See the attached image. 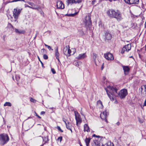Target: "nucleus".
Instances as JSON below:
<instances>
[{"label":"nucleus","instance_id":"nucleus-56","mask_svg":"<svg viewBox=\"0 0 146 146\" xmlns=\"http://www.w3.org/2000/svg\"><path fill=\"white\" fill-rule=\"evenodd\" d=\"M74 64L76 66H77V65H78V62H76L75 63H74Z\"/></svg>","mask_w":146,"mask_h":146},{"label":"nucleus","instance_id":"nucleus-41","mask_svg":"<svg viewBox=\"0 0 146 146\" xmlns=\"http://www.w3.org/2000/svg\"><path fill=\"white\" fill-rule=\"evenodd\" d=\"M34 112L35 114V116H37L38 118L40 119L41 118V117L39 116L35 111Z\"/></svg>","mask_w":146,"mask_h":146},{"label":"nucleus","instance_id":"nucleus-19","mask_svg":"<svg viewBox=\"0 0 146 146\" xmlns=\"http://www.w3.org/2000/svg\"><path fill=\"white\" fill-rule=\"evenodd\" d=\"M84 131H87V132H90V128L87 124H85L84 125Z\"/></svg>","mask_w":146,"mask_h":146},{"label":"nucleus","instance_id":"nucleus-5","mask_svg":"<svg viewBox=\"0 0 146 146\" xmlns=\"http://www.w3.org/2000/svg\"><path fill=\"white\" fill-rule=\"evenodd\" d=\"M127 94V90L124 89L121 90L118 93V96H119L121 99H123L125 98Z\"/></svg>","mask_w":146,"mask_h":146},{"label":"nucleus","instance_id":"nucleus-50","mask_svg":"<svg viewBox=\"0 0 146 146\" xmlns=\"http://www.w3.org/2000/svg\"><path fill=\"white\" fill-rule=\"evenodd\" d=\"M63 121L65 123V125L67 123L66 121V119H65L63 118Z\"/></svg>","mask_w":146,"mask_h":146},{"label":"nucleus","instance_id":"nucleus-31","mask_svg":"<svg viewBox=\"0 0 146 146\" xmlns=\"http://www.w3.org/2000/svg\"><path fill=\"white\" fill-rule=\"evenodd\" d=\"M68 3H71L73 4L75 3H76L75 0H68Z\"/></svg>","mask_w":146,"mask_h":146},{"label":"nucleus","instance_id":"nucleus-60","mask_svg":"<svg viewBox=\"0 0 146 146\" xmlns=\"http://www.w3.org/2000/svg\"><path fill=\"white\" fill-rule=\"evenodd\" d=\"M53 108H53V107H52V108H49V109H51V110H52V109Z\"/></svg>","mask_w":146,"mask_h":146},{"label":"nucleus","instance_id":"nucleus-42","mask_svg":"<svg viewBox=\"0 0 146 146\" xmlns=\"http://www.w3.org/2000/svg\"><path fill=\"white\" fill-rule=\"evenodd\" d=\"M51 71L53 73V74H55L56 73L55 71L54 68H51Z\"/></svg>","mask_w":146,"mask_h":146},{"label":"nucleus","instance_id":"nucleus-13","mask_svg":"<svg viewBox=\"0 0 146 146\" xmlns=\"http://www.w3.org/2000/svg\"><path fill=\"white\" fill-rule=\"evenodd\" d=\"M107 116V112L105 111H103L100 114V117L101 118L104 120H105L106 121L107 120L106 118Z\"/></svg>","mask_w":146,"mask_h":146},{"label":"nucleus","instance_id":"nucleus-61","mask_svg":"<svg viewBox=\"0 0 146 146\" xmlns=\"http://www.w3.org/2000/svg\"><path fill=\"white\" fill-rule=\"evenodd\" d=\"M145 50L146 51V44L145 45Z\"/></svg>","mask_w":146,"mask_h":146},{"label":"nucleus","instance_id":"nucleus-53","mask_svg":"<svg viewBox=\"0 0 146 146\" xmlns=\"http://www.w3.org/2000/svg\"><path fill=\"white\" fill-rule=\"evenodd\" d=\"M8 50H12L13 52H14L15 51V50L14 49H11V48L9 49H8Z\"/></svg>","mask_w":146,"mask_h":146},{"label":"nucleus","instance_id":"nucleus-59","mask_svg":"<svg viewBox=\"0 0 146 146\" xmlns=\"http://www.w3.org/2000/svg\"><path fill=\"white\" fill-rule=\"evenodd\" d=\"M44 45H45V46H46L47 47L48 46V45H47V44H44Z\"/></svg>","mask_w":146,"mask_h":146},{"label":"nucleus","instance_id":"nucleus-12","mask_svg":"<svg viewBox=\"0 0 146 146\" xmlns=\"http://www.w3.org/2000/svg\"><path fill=\"white\" fill-rule=\"evenodd\" d=\"M102 34H103V35L104 36H112V35L108 30L104 31L102 32Z\"/></svg>","mask_w":146,"mask_h":146},{"label":"nucleus","instance_id":"nucleus-39","mask_svg":"<svg viewBox=\"0 0 146 146\" xmlns=\"http://www.w3.org/2000/svg\"><path fill=\"white\" fill-rule=\"evenodd\" d=\"M76 3H75V4H76L77 3H79L82 2V0H78L76 1Z\"/></svg>","mask_w":146,"mask_h":146},{"label":"nucleus","instance_id":"nucleus-4","mask_svg":"<svg viewBox=\"0 0 146 146\" xmlns=\"http://www.w3.org/2000/svg\"><path fill=\"white\" fill-rule=\"evenodd\" d=\"M84 22L85 23V26L87 29H88L91 27L92 23L91 20L90 15H88L87 16L85 17Z\"/></svg>","mask_w":146,"mask_h":146},{"label":"nucleus","instance_id":"nucleus-3","mask_svg":"<svg viewBox=\"0 0 146 146\" xmlns=\"http://www.w3.org/2000/svg\"><path fill=\"white\" fill-rule=\"evenodd\" d=\"M9 140L8 135L6 133L0 134V145H3L6 144Z\"/></svg>","mask_w":146,"mask_h":146},{"label":"nucleus","instance_id":"nucleus-23","mask_svg":"<svg viewBox=\"0 0 146 146\" xmlns=\"http://www.w3.org/2000/svg\"><path fill=\"white\" fill-rule=\"evenodd\" d=\"M91 139L89 138H86L85 140L86 146H89L90 140Z\"/></svg>","mask_w":146,"mask_h":146},{"label":"nucleus","instance_id":"nucleus-24","mask_svg":"<svg viewBox=\"0 0 146 146\" xmlns=\"http://www.w3.org/2000/svg\"><path fill=\"white\" fill-rule=\"evenodd\" d=\"M76 121V125L78 126V123H80L82 122V119L80 118H78L75 119Z\"/></svg>","mask_w":146,"mask_h":146},{"label":"nucleus","instance_id":"nucleus-11","mask_svg":"<svg viewBox=\"0 0 146 146\" xmlns=\"http://www.w3.org/2000/svg\"><path fill=\"white\" fill-rule=\"evenodd\" d=\"M30 5V6L29 5L26 6V7H28L29 8L32 9H33L38 10V8L36 6L35 4L32 3H29Z\"/></svg>","mask_w":146,"mask_h":146},{"label":"nucleus","instance_id":"nucleus-15","mask_svg":"<svg viewBox=\"0 0 146 146\" xmlns=\"http://www.w3.org/2000/svg\"><path fill=\"white\" fill-rule=\"evenodd\" d=\"M122 67L125 74V75L128 74L130 70L129 67L126 66H123Z\"/></svg>","mask_w":146,"mask_h":146},{"label":"nucleus","instance_id":"nucleus-45","mask_svg":"<svg viewBox=\"0 0 146 146\" xmlns=\"http://www.w3.org/2000/svg\"><path fill=\"white\" fill-rule=\"evenodd\" d=\"M143 87L145 88V95L146 96V85L144 86Z\"/></svg>","mask_w":146,"mask_h":146},{"label":"nucleus","instance_id":"nucleus-29","mask_svg":"<svg viewBox=\"0 0 146 146\" xmlns=\"http://www.w3.org/2000/svg\"><path fill=\"white\" fill-rule=\"evenodd\" d=\"M68 50V48L67 46H66L63 49V53L64 54L67 55L66 53V51Z\"/></svg>","mask_w":146,"mask_h":146},{"label":"nucleus","instance_id":"nucleus-22","mask_svg":"<svg viewBox=\"0 0 146 146\" xmlns=\"http://www.w3.org/2000/svg\"><path fill=\"white\" fill-rule=\"evenodd\" d=\"M103 146H113V144L111 142H107L105 144L104 143Z\"/></svg>","mask_w":146,"mask_h":146},{"label":"nucleus","instance_id":"nucleus-10","mask_svg":"<svg viewBox=\"0 0 146 146\" xmlns=\"http://www.w3.org/2000/svg\"><path fill=\"white\" fill-rule=\"evenodd\" d=\"M56 6L57 9H62L64 8V5L61 1H59L57 2Z\"/></svg>","mask_w":146,"mask_h":146},{"label":"nucleus","instance_id":"nucleus-8","mask_svg":"<svg viewBox=\"0 0 146 146\" xmlns=\"http://www.w3.org/2000/svg\"><path fill=\"white\" fill-rule=\"evenodd\" d=\"M124 1L126 3L129 5L138 4L139 3V0H124Z\"/></svg>","mask_w":146,"mask_h":146},{"label":"nucleus","instance_id":"nucleus-26","mask_svg":"<svg viewBox=\"0 0 146 146\" xmlns=\"http://www.w3.org/2000/svg\"><path fill=\"white\" fill-rule=\"evenodd\" d=\"M78 13V12H76L73 14H67L66 15L68 16L69 17H74Z\"/></svg>","mask_w":146,"mask_h":146},{"label":"nucleus","instance_id":"nucleus-21","mask_svg":"<svg viewBox=\"0 0 146 146\" xmlns=\"http://www.w3.org/2000/svg\"><path fill=\"white\" fill-rule=\"evenodd\" d=\"M15 29L16 33L18 34H24L25 32V31L23 30H19L16 28Z\"/></svg>","mask_w":146,"mask_h":146},{"label":"nucleus","instance_id":"nucleus-43","mask_svg":"<svg viewBox=\"0 0 146 146\" xmlns=\"http://www.w3.org/2000/svg\"><path fill=\"white\" fill-rule=\"evenodd\" d=\"M15 78H16V80L17 81H18V80H19L20 79V77H19V76H17V75L15 76Z\"/></svg>","mask_w":146,"mask_h":146},{"label":"nucleus","instance_id":"nucleus-25","mask_svg":"<svg viewBox=\"0 0 146 146\" xmlns=\"http://www.w3.org/2000/svg\"><path fill=\"white\" fill-rule=\"evenodd\" d=\"M74 113L75 119L78 118H80V115L77 111H74Z\"/></svg>","mask_w":146,"mask_h":146},{"label":"nucleus","instance_id":"nucleus-2","mask_svg":"<svg viewBox=\"0 0 146 146\" xmlns=\"http://www.w3.org/2000/svg\"><path fill=\"white\" fill-rule=\"evenodd\" d=\"M107 14L109 17L115 18L118 21H121L123 19L121 12L118 10L115 11L112 9H109L107 11Z\"/></svg>","mask_w":146,"mask_h":146},{"label":"nucleus","instance_id":"nucleus-52","mask_svg":"<svg viewBox=\"0 0 146 146\" xmlns=\"http://www.w3.org/2000/svg\"><path fill=\"white\" fill-rule=\"evenodd\" d=\"M93 137H100V136H97V135H96L95 134H94L93 135Z\"/></svg>","mask_w":146,"mask_h":146},{"label":"nucleus","instance_id":"nucleus-27","mask_svg":"<svg viewBox=\"0 0 146 146\" xmlns=\"http://www.w3.org/2000/svg\"><path fill=\"white\" fill-rule=\"evenodd\" d=\"M93 58L95 63H96V58L97 57V54L95 53H93Z\"/></svg>","mask_w":146,"mask_h":146},{"label":"nucleus","instance_id":"nucleus-44","mask_svg":"<svg viewBox=\"0 0 146 146\" xmlns=\"http://www.w3.org/2000/svg\"><path fill=\"white\" fill-rule=\"evenodd\" d=\"M38 58L39 60V61H40V62L41 63V65H42V67H44V66H43V63L42 62V61L40 60V58L38 57Z\"/></svg>","mask_w":146,"mask_h":146},{"label":"nucleus","instance_id":"nucleus-6","mask_svg":"<svg viewBox=\"0 0 146 146\" xmlns=\"http://www.w3.org/2000/svg\"><path fill=\"white\" fill-rule=\"evenodd\" d=\"M22 9H18V8L14 9L13 11V16L15 19H18L19 16L20 14Z\"/></svg>","mask_w":146,"mask_h":146},{"label":"nucleus","instance_id":"nucleus-40","mask_svg":"<svg viewBox=\"0 0 146 146\" xmlns=\"http://www.w3.org/2000/svg\"><path fill=\"white\" fill-rule=\"evenodd\" d=\"M30 100L31 102H34V103L35 102H36V100H35L34 99H33L32 98H31Z\"/></svg>","mask_w":146,"mask_h":146},{"label":"nucleus","instance_id":"nucleus-38","mask_svg":"<svg viewBox=\"0 0 146 146\" xmlns=\"http://www.w3.org/2000/svg\"><path fill=\"white\" fill-rule=\"evenodd\" d=\"M46 50L44 49L43 48L41 50V51L43 54H44L46 53Z\"/></svg>","mask_w":146,"mask_h":146},{"label":"nucleus","instance_id":"nucleus-17","mask_svg":"<svg viewBox=\"0 0 146 146\" xmlns=\"http://www.w3.org/2000/svg\"><path fill=\"white\" fill-rule=\"evenodd\" d=\"M66 125L67 129L70 130L72 133V125L71 123L70 122H68L66 124Z\"/></svg>","mask_w":146,"mask_h":146},{"label":"nucleus","instance_id":"nucleus-30","mask_svg":"<svg viewBox=\"0 0 146 146\" xmlns=\"http://www.w3.org/2000/svg\"><path fill=\"white\" fill-rule=\"evenodd\" d=\"M8 27L10 28H11V30H12V29L13 30L14 29V27H13V26L12 25V24L11 23H9L8 24Z\"/></svg>","mask_w":146,"mask_h":146},{"label":"nucleus","instance_id":"nucleus-33","mask_svg":"<svg viewBox=\"0 0 146 146\" xmlns=\"http://www.w3.org/2000/svg\"><path fill=\"white\" fill-rule=\"evenodd\" d=\"M37 10H38L39 11V13H40L41 15H42L43 16H44V13L42 10L40 9V10H39L38 8V9Z\"/></svg>","mask_w":146,"mask_h":146},{"label":"nucleus","instance_id":"nucleus-18","mask_svg":"<svg viewBox=\"0 0 146 146\" xmlns=\"http://www.w3.org/2000/svg\"><path fill=\"white\" fill-rule=\"evenodd\" d=\"M86 53L80 54L77 57V59L79 60L83 59L86 57Z\"/></svg>","mask_w":146,"mask_h":146},{"label":"nucleus","instance_id":"nucleus-54","mask_svg":"<svg viewBox=\"0 0 146 146\" xmlns=\"http://www.w3.org/2000/svg\"><path fill=\"white\" fill-rule=\"evenodd\" d=\"M45 113V112L44 111H42L40 113V114H41V115L44 114Z\"/></svg>","mask_w":146,"mask_h":146},{"label":"nucleus","instance_id":"nucleus-14","mask_svg":"<svg viewBox=\"0 0 146 146\" xmlns=\"http://www.w3.org/2000/svg\"><path fill=\"white\" fill-rule=\"evenodd\" d=\"M42 138L44 143L40 146H43L45 143H48L49 141L48 135H47L45 137H42Z\"/></svg>","mask_w":146,"mask_h":146},{"label":"nucleus","instance_id":"nucleus-64","mask_svg":"<svg viewBox=\"0 0 146 146\" xmlns=\"http://www.w3.org/2000/svg\"><path fill=\"white\" fill-rule=\"evenodd\" d=\"M130 58H133V56H130Z\"/></svg>","mask_w":146,"mask_h":146},{"label":"nucleus","instance_id":"nucleus-9","mask_svg":"<svg viewBox=\"0 0 146 146\" xmlns=\"http://www.w3.org/2000/svg\"><path fill=\"white\" fill-rule=\"evenodd\" d=\"M104 56L105 58L108 60H112L113 59V54L110 52L105 54Z\"/></svg>","mask_w":146,"mask_h":146},{"label":"nucleus","instance_id":"nucleus-7","mask_svg":"<svg viewBox=\"0 0 146 146\" xmlns=\"http://www.w3.org/2000/svg\"><path fill=\"white\" fill-rule=\"evenodd\" d=\"M104 143L102 142V141H99L96 140L94 141L93 143H92V146H103Z\"/></svg>","mask_w":146,"mask_h":146},{"label":"nucleus","instance_id":"nucleus-37","mask_svg":"<svg viewBox=\"0 0 146 146\" xmlns=\"http://www.w3.org/2000/svg\"><path fill=\"white\" fill-rule=\"evenodd\" d=\"M125 51H126L125 48L123 47L121 50V53L122 54H123L124 53Z\"/></svg>","mask_w":146,"mask_h":146},{"label":"nucleus","instance_id":"nucleus-1","mask_svg":"<svg viewBox=\"0 0 146 146\" xmlns=\"http://www.w3.org/2000/svg\"><path fill=\"white\" fill-rule=\"evenodd\" d=\"M105 89L110 100H113L115 97L118 96V89L116 87L109 86L107 88H105Z\"/></svg>","mask_w":146,"mask_h":146},{"label":"nucleus","instance_id":"nucleus-34","mask_svg":"<svg viewBox=\"0 0 146 146\" xmlns=\"http://www.w3.org/2000/svg\"><path fill=\"white\" fill-rule=\"evenodd\" d=\"M57 129L58 131H60L61 132H63V130L61 129L60 127L59 126H57Z\"/></svg>","mask_w":146,"mask_h":146},{"label":"nucleus","instance_id":"nucleus-36","mask_svg":"<svg viewBox=\"0 0 146 146\" xmlns=\"http://www.w3.org/2000/svg\"><path fill=\"white\" fill-rule=\"evenodd\" d=\"M18 1H23L24 2H25V0H13V1H12L11 2H15Z\"/></svg>","mask_w":146,"mask_h":146},{"label":"nucleus","instance_id":"nucleus-20","mask_svg":"<svg viewBox=\"0 0 146 146\" xmlns=\"http://www.w3.org/2000/svg\"><path fill=\"white\" fill-rule=\"evenodd\" d=\"M123 47L125 48L126 51L128 52L129 51L131 50V44H129L127 45H125Z\"/></svg>","mask_w":146,"mask_h":146},{"label":"nucleus","instance_id":"nucleus-49","mask_svg":"<svg viewBox=\"0 0 146 146\" xmlns=\"http://www.w3.org/2000/svg\"><path fill=\"white\" fill-rule=\"evenodd\" d=\"M96 1V0H93L92 1V5H94L95 4V3Z\"/></svg>","mask_w":146,"mask_h":146},{"label":"nucleus","instance_id":"nucleus-47","mask_svg":"<svg viewBox=\"0 0 146 146\" xmlns=\"http://www.w3.org/2000/svg\"><path fill=\"white\" fill-rule=\"evenodd\" d=\"M111 37H105V38H104V39H105V40H106V39L107 40H108L111 39Z\"/></svg>","mask_w":146,"mask_h":146},{"label":"nucleus","instance_id":"nucleus-28","mask_svg":"<svg viewBox=\"0 0 146 146\" xmlns=\"http://www.w3.org/2000/svg\"><path fill=\"white\" fill-rule=\"evenodd\" d=\"M12 106V104L11 103L8 102H6L4 104V106Z\"/></svg>","mask_w":146,"mask_h":146},{"label":"nucleus","instance_id":"nucleus-48","mask_svg":"<svg viewBox=\"0 0 146 146\" xmlns=\"http://www.w3.org/2000/svg\"><path fill=\"white\" fill-rule=\"evenodd\" d=\"M97 103L98 104H100L103 106L102 102L100 100L98 101Z\"/></svg>","mask_w":146,"mask_h":146},{"label":"nucleus","instance_id":"nucleus-63","mask_svg":"<svg viewBox=\"0 0 146 146\" xmlns=\"http://www.w3.org/2000/svg\"><path fill=\"white\" fill-rule=\"evenodd\" d=\"M104 68L103 67V66H102V68H101V69L102 70Z\"/></svg>","mask_w":146,"mask_h":146},{"label":"nucleus","instance_id":"nucleus-35","mask_svg":"<svg viewBox=\"0 0 146 146\" xmlns=\"http://www.w3.org/2000/svg\"><path fill=\"white\" fill-rule=\"evenodd\" d=\"M45 60H47L48 58V57L47 55L46 54H44L43 56Z\"/></svg>","mask_w":146,"mask_h":146},{"label":"nucleus","instance_id":"nucleus-46","mask_svg":"<svg viewBox=\"0 0 146 146\" xmlns=\"http://www.w3.org/2000/svg\"><path fill=\"white\" fill-rule=\"evenodd\" d=\"M62 139V136H60L58 138V140H60V141H61Z\"/></svg>","mask_w":146,"mask_h":146},{"label":"nucleus","instance_id":"nucleus-32","mask_svg":"<svg viewBox=\"0 0 146 146\" xmlns=\"http://www.w3.org/2000/svg\"><path fill=\"white\" fill-rule=\"evenodd\" d=\"M71 50L69 48L68 50V52H67V55H66L67 56H69L70 55V54L71 53Z\"/></svg>","mask_w":146,"mask_h":146},{"label":"nucleus","instance_id":"nucleus-57","mask_svg":"<svg viewBox=\"0 0 146 146\" xmlns=\"http://www.w3.org/2000/svg\"><path fill=\"white\" fill-rule=\"evenodd\" d=\"M50 31H47V32H46L45 33H48V34H50Z\"/></svg>","mask_w":146,"mask_h":146},{"label":"nucleus","instance_id":"nucleus-55","mask_svg":"<svg viewBox=\"0 0 146 146\" xmlns=\"http://www.w3.org/2000/svg\"><path fill=\"white\" fill-rule=\"evenodd\" d=\"M47 48L48 49H49L50 50L51 49V47L50 46H48V45L47 46Z\"/></svg>","mask_w":146,"mask_h":146},{"label":"nucleus","instance_id":"nucleus-58","mask_svg":"<svg viewBox=\"0 0 146 146\" xmlns=\"http://www.w3.org/2000/svg\"><path fill=\"white\" fill-rule=\"evenodd\" d=\"M116 124L117 125H119L120 124V123L119 122H117V123Z\"/></svg>","mask_w":146,"mask_h":146},{"label":"nucleus","instance_id":"nucleus-16","mask_svg":"<svg viewBox=\"0 0 146 146\" xmlns=\"http://www.w3.org/2000/svg\"><path fill=\"white\" fill-rule=\"evenodd\" d=\"M55 57L58 60L59 62H60V60L59 59V53L58 52V47H57L56 48L55 50Z\"/></svg>","mask_w":146,"mask_h":146},{"label":"nucleus","instance_id":"nucleus-51","mask_svg":"<svg viewBox=\"0 0 146 146\" xmlns=\"http://www.w3.org/2000/svg\"><path fill=\"white\" fill-rule=\"evenodd\" d=\"M146 106V99H145V100L144 102V103L143 105V106Z\"/></svg>","mask_w":146,"mask_h":146},{"label":"nucleus","instance_id":"nucleus-62","mask_svg":"<svg viewBox=\"0 0 146 146\" xmlns=\"http://www.w3.org/2000/svg\"><path fill=\"white\" fill-rule=\"evenodd\" d=\"M17 19H15V21L16 22L17 21Z\"/></svg>","mask_w":146,"mask_h":146}]
</instances>
